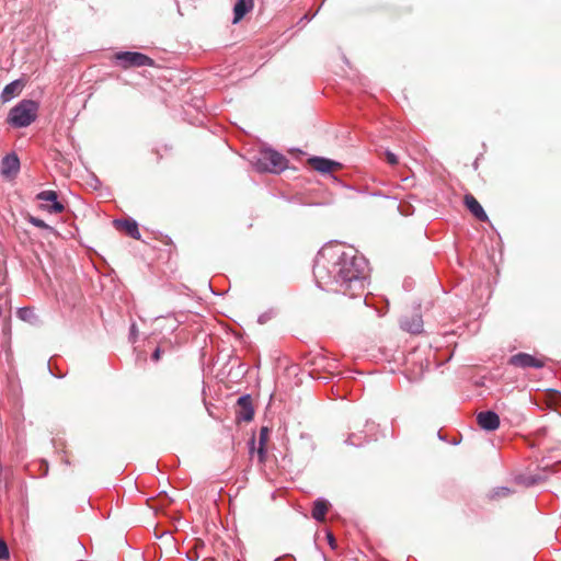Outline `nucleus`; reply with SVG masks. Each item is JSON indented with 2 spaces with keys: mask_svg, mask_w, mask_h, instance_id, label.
<instances>
[{
  "mask_svg": "<svg viewBox=\"0 0 561 561\" xmlns=\"http://www.w3.org/2000/svg\"><path fill=\"white\" fill-rule=\"evenodd\" d=\"M367 264L363 256L340 245L323 247L317 254L313 275L322 288L336 284L345 295L356 296L364 290Z\"/></svg>",
  "mask_w": 561,
  "mask_h": 561,
  "instance_id": "f257e3e1",
  "label": "nucleus"
},
{
  "mask_svg": "<svg viewBox=\"0 0 561 561\" xmlns=\"http://www.w3.org/2000/svg\"><path fill=\"white\" fill-rule=\"evenodd\" d=\"M38 103L33 100H22L10 110L8 123L14 127H26L37 117Z\"/></svg>",
  "mask_w": 561,
  "mask_h": 561,
  "instance_id": "f03ea898",
  "label": "nucleus"
},
{
  "mask_svg": "<svg viewBox=\"0 0 561 561\" xmlns=\"http://www.w3.org/2000/svg\"><path fill=\"white\" fill-rule=\"evenodd\" d=\"M253 165L260 172L278 173L287 168V159L277 151L265 149L255 157Z\"/></svg>",
  "mask_w": 561,
  "mask_h": 561,
  "instance_id": "7ed1b4c3",
  "label": "nucleus"
},
{
  "mask_svg": "<svg viewBox=\"0 0 561 561\" xmlns=\"http://www.w3.org/2000/svg\"><path fill=\"white\" fill-rule=\"evenodd\" d=\"M115 62L123 69L135 67H154V60L138 51H119L113 56Z\"/></svg>",
  "mask_w": 561,
  "mask_h": 561,
  "instance_id": "20e7f679",
  "label": "nucleus"
},
{
  "mask_svg": "<svg viewBox=\"0 0 561 561\" xmlns=\"http://www.w3.org/2000/svg\"><path fill=\"white\" fill-rule=\"evenodd\" d=\"M508 364L518 368H542L546 365L545 357H536L527 353H518L508 359Z\"/></svg>",
  "mask_w": 561,
  "mask_h": 561,
  "instance_id": "39448f33",
  "label": "nucleus"
},
{
  "mask_svg": "<svg viewBox=\"0 0 561 561\" xmlns=\"http://www.w3.org/2000/svg\"><path fill=\"white\" fill-rule=\"evenodd\" d=\"M57 193L55 191H43L37 194L36 198L46 204L41 205L43 209H46L49 213L59 214L64 210V205L57 201Z\"/></svg>",
  "mask_w": 561,
  "mask_h": 561,
  "instance_id": "423d86ee",
  "label": "nucleus"
},
{
  "mask_svg": "<svg viewBox=\"0 0 561 561\" xmlns=\"http://www.w3.org/2000/svg\"><path fill=\"white\" fill-rule=\"evenodd\" d=\"M113 226L116 228V230L125 233L126 236L135 239L140 240V231L138 228V224L131 219V218H125V219H115L113 221Z\"/></svg>",
  "mask_w": 561,
  "mask_h": 561,
  "instance_id": "0eeeda50",
  "label": "nucleus"
},
{
  "mask_svg": "<svg viewBox=\"0 0 561 561\" xmlns=\"http://www.w3.org/2000/svg\"><path fill=\"white\" fill-rule=\"evenodd\" d=\"M20 170V160L15 153L7 154L1 162L0 172L5 179H13Z\"/></svg>",
  "mask_w": 561,
  "mask_h": 561,
  "instance_id": "6e6552de",
  "label": "nucleus"
},
{
  "mask_svg": "<svg viewBox=\"0 0 561 561\" xmlns=\"http://www.w3.org/2000/svg\"><path fill=\"white\" fill-rule=\"evenodd\" d=\"M308 163L312 169H314L316 171L321 172V173H331V172H334V171L341 169V167H342L341 163H339L336 161L321 158V157L310 158L308 160Z\"/></svg>",
  "mask_w": 561,
  "mask_h": 561,
  "instance_id": "1a4fd4ad",
  "label": "nucleus"
},
{
  "mask_svg": "<svg viewBox=\"0 0 561 561\" xmlns=\"http://www.w3.org/2000/svg\"><path fill=\"white\" fill-rule=\"evenodd\" d=\"M478 425L485 431H495L500 426V417L493 411H483L477 414Z\"/></svg>",
  "mask_w": 561,
  "mask_h": 561,
  "instance_id": "9d476101",
  "label": "nucleus"
},
{
  "mask_svg": "<svg viewBox=\"0 0 561 561\" xmlns=\"http://www.w3.org/2000/svg\"><path fill=\"white\" fill-rule=\"evenodd\" d=\"M238 411L237 417L238 420H242L245 422H250L254 416V409L252 405V399L250 396H242L237 401Z\"/></svg>",
  "mask_w": 561,
  "mask_h": 561,
  "instance_id": "9b49d317",
  "label": "nucleus"
},
{
  "mask_svg": "<svg viewBox=\"0 0 561 561\" xmlns=\"http://www.w3.org/2000/svg\"><path fill=\"white\" fill-rule=\"evenodd\" d=\"M466 207L470 210V213L480 221H488V215L485 214L483 207L476 199V197L471 194L465 195L463 198Z\"/></svg>",
  "mask_w": 561,
  "mask_h": 561,
  "instance_id": "f8f14e48",
  "label": "nucleus"
},
{
  "mask_svg": "<svg viewBox=\"0 0 561 561\" xmlns=\"http://www.w3.org/2000/svg\"><path fill=\"white\" fill-rule=\"evenodd\" d=\"M24 83L21 80H15L4 87L1 93L3 103L10 101L13 96L19 95L23 90Z\"/></svg>",
  "mask_w": 561,
  "mask_h": 561,
  "instance_id": "ddd939ff",
  "label": "nucleus"
},
{
  "mask_svg": "<svg viewBox=\"0 0 561 561\" xmlns=\"http://www.w3.org/2000/svg\"><path fill=\"white\" fill-rule=\"evenodd\" d=\"M401 327L413 334L420 333L423 327V321L421 316L419 314H412L411 317H405L402 322Z\"/></svg>",
  "mask_w": 561,
  "mask_h": 561,
  "instance_id": "4468645a",
  "label": "nucleus"
},
{
  "mask_svg": "<svg viewBox=\"0 0 561 561\" xmlns=\"http://www.w3.org/2000/svg\"><path fill=\"white\" fill-rule=\"evenodd\" d=\"M253 0H238L233 8V23H238L243 16L253 9Z\"/></svg>",
  "mask_w": 561,
  "mask_h": 561,
  "instance_id": "2eb2a0df",
  "label": "nucleus"
},
{
  "mask_svg": "<svg viewBox=\"0 0 561 561\" xmlns=\"http://www.w3.org/2000/svg\"><path fill=\"white\" fill-rule=\"evenodd\" d=\"M329 510V503L324 500H317L312 507V517L317 520H324Z\"/></svg>",
  "mask_w": 561,
  "mask_h": 561,
  "instance_id": "dca6fc26",
  "label": "nucleus"
},
{
  "mask_svg": "<svg viewBox=\"0 0 561 561\" xmlns=\"http://www.w3.org/2000/svg\"><path fill=\"white\" fill-rule=\"evenodd\" d=\"M514 492L505 486H499L493 489L489 494L488 497L490 501L499 502L502 499H506L511 496Z\"/></svg>",
  "mask_w": 561,
  "mask_h": 561,
  "instance_id": "f3484780",
  "label": "nucleus"
},
{
  "mask_svg": "<svg viewBox=\"0 0 561 561\" xmlns=\"http://www.w3.org/2000/svg\"><path fill=\"white\" fill-rule=\"evenodd\" d=\"M18 317L23 320L27 321L30 323H33L36 320V314L33 309L31 308H21L18 310Z\"/></svg>",
  "mask_w": 561,
  "mask_h": 561,
  "instance_id": "a211bd4d",
  "label": "nucleus"
},
{
  "mask_svg": "<svg viewBox=\"0 0 561 561\" xmlns=\"http://www.w3.org/2000/svg\"><path fill=\"white\" fill-rule=\"evenodd\" d=\"M204 541L201 539H195L194 546L192 550L187 553L191 560H197L199 558L198 550L204 548Z\"/></svg>",
  "mask_w": 561,
  "mask_h": 561,
  "instance_id": "6ab92c4d",
  "label": "nucleus"
},
{
  "mask_svg": "<svg viewBox=\"0 0 561 561\" xmlns=\"http://www.w3.org/2000/svg\"><path fill=\"white\" fill-rule=\"evenodd\" d=\"M270 438V430L266 426H263L260 431L259 444L266 445Z\"/></svg>",
  "mask_w": 561,
  "mask_h": 561,
  "instance_id": "aec40b11",
  "label": "nucleus"
},
{
  "mask_svg": "<svg viewBox=\"0 0 561 561\" xmlns=\"http://www.w3.org/2000/svg\"><path fill=\"white\" fill-rule=\"evenodd\" d=\"M9 556L10 553L5 541L0 539V560H5Z\"/></svg>",
  "mask_w": 561,
  "mask_h": 561,
  "instance_id": "412c9836",
  "label": "nucleus"
},
{
  "mask_svg": "<svg viewBox=\"0 0 561 561\" xmlns=\"http://www.w3.org/2000/svg\"><path fill=\"white\" fill-rule=\"evenodd\" d=\"M30 221H31L32 225H34L37 228H42V229H48L49 228V226L46 225L44 222V220H42L39 218H36V217H31Z\"/></svg>",
  "mask_w": 561,
  "mask_h": 561,
  "instance_id": "4be33fe9",
  "label": "nucleus"
},
{
  "mask_svg": "<svg viewBox=\"0 0 561 561\" xmlns=\"http://www.w3.org/2000/svg\"><path fill=\"white\" fill-rule=\"evenodd\" d=\"M385 156H386V160L389 164H391V165L398 164V158L393 152L386 151Z\"/></svg>",
  "mask_w": 561,
  "mask_h": 561,
  "instance_id": "5701e85b",
  "label": "nucleus"
},
{
  "mask_svg": "<svg viewBox=\"0 0 561 561\" xmlns=\"http://www.w3.org/2000/svg\"><path fill=\"white\" fill-rule=\"evenodd\" d=\"M265 446L266 445H260L259 444V447L256 449V454H257L260 462H264V460H265V454H266Z\"/></svg>",
  "mask_w": 561,
  "mask_h": 561,
  "instance_id": "b1692460",
  "label": "nucleus"
},
{
  "mask_svg": "<svg viewBox=\"0 0 561 561\" xmlns=\"http://www.w3.org/2000/svg\"><path fill=\"white\" fill-rule=\"evenodd\" d=\"M163 353L164 350L161 346H158L152 353V360L159 362Z\"/></svg>",
  "mask_w": 561,
  "mask_h": 561,
  "instance_id": "393cba45",
  "label": "nucleus"
},
{
  "mask_svg": "<svg viewBox=\"0 0 561 561\" xmlns=\"http://www.w3.org/2000/svg\"><path fill=\"white\" fill-rule=\"evenodd\" d=\"M328 538H329V542H330V545L333 547L334 541H335V540H334V538H333V536L330 534V535H328Z\"/></svg>",
  "mask_w": 561,
  "mask_h": 561,
  "instance_id": "a878e982",
  "label": "nucleus"
},
{
  "mask_svg": "<svg viewBox=\"0 0 561 561\" xmlns=\"http://www.w3.org/2000/svg\"><path fill=\"white\" fill-rule=\"evenodd\" d=\"M20 423H21V420L19 417H15V420H14V427L18 428Z\"/></svg>",
  "mask_w": 561,
  "mask_h": 561,
  "instance_id": "bb28decb",
  "label": "nucleus"
},
{
  "mask_svg": "<svg viewBox=\"0 0 561 561\" xmlns=\"http://www.w3.org/2000/svg\"><path fill=\"white\" fill-rule=\"evenodd\" d=\"M251 444H252L251 453H253V451L255 450V447H254V438H252Z\"/></svg>",
  "mask_w": 561,
  "mask_h": 561,
  "instance_id": "cd10ccee",
  "label": "nucleus"
},
{
  "mask_svg": "<svg viewBox=\"0 0 561 561\" xmlns=\"http://www.w3.org/2000/svg\"><path fill=\"white\" fill-rule=\"evenodd\" d=\"M171 242V240L168 238L167 241H164L165 244H169Z\"/></svg>",
  "mask_w": 561,
  "mask_h": 561,
  "instance_id": "c85d7f7f",
  "label": "nucleus"
}]
</instances>
